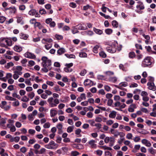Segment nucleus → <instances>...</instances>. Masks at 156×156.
Here are the masks:
<instances>
[{"mask_svg":"<svg viewBox=\"0 0 156 156\" xmlns=\"http://www.w3.org/2000/svg\"><path fill=\"white\" fill-rule=\"evenodd\" d=\"M78 27V29L80 30H85L87 29V27L85 26V27H83L82 26L81 24H80L76 26Z\"/></svg>","mask_w":156,"mask_h":156,"instance_id":"9b49d317","label":"nucleus"},{"mask_svg":"<svg viewBox=\"0 0 156 156\" xmlns=\"http://www.w3.org/2000/svg\"><path fill=\"white\" fill-rule=\"evenodd\" d=\"M94 31L97 34H102L103 31L102 30L94 28Z\"/></svg>","mask_w":156,"mask_h":156,"instance_id":"dca6fc26","label":"nucleus"},{"mask_svg":"<svg viewBox=\"0 0 156 156\" xmlns=\"http://www.w3.org/2000/svg\"><path fill=\"white\" fill-rule=\"evenodd\" d=\"M147 85L148 86V88L149 90H152L153 91H155L156 90V87L154 85V83L148 82L147 83Z\"/></svg>","mask_w":156,"mask_h":156,"instance_id":"20e7f679","label":"nucleus"},{"mask_svg":"<svg viewBox=\"0 0 156 156\" xmlns=\"http://www.w3.org/2000/svg\"><path fill=\"white\" fill-rule=\"evenodd\" d=\"M99 55L101 57L103 58H105L106 57V55L103 51L100 52L99 53Z\"/></svg>","mask_w":156,"mask_h":156,"instance_id":"c756f323","label":"nucleus"},{"mask_svg":"<svg viewBox=\"0 0 156 156\" xmlns=\"http://www.w3.org/2000/svg\"><path fill=\"white\" fill-rule=\"evenodd\" d=\"M105 4H102L101 9L103 12H106V9H107V8L105 7Z\"/></svg>","mask_w":156,"mask_h":156,"instance_id":"49530a36","label":"nucleus"},{"mask_svg":"<svg viewBox=\"0 0 156 156\" xmlns=\"http://www.w3.org/2000/svg\"><path fill=\"white\" fill-rule=\"evenodd\" d=\"M21 100L24 102H27L29 101V99L26 96H24L22 98Z\"/></svg>","mask_w":156,"mask_h":156,"instance_id":"e433bc0d","label":"nucleus"},{"mask_svg":"<svg viewBox=\"0 0 156 156\" xmlns=\"http://www.w3.org/2000/svg\"><path fill=\"white\" fill-rule=\"evenodd\" d=\"M30 15L34 16L36 13V11L34 9H32L30 11L28 12Z\"/></svg>","mask_w":156,"mask_h":156,"instance_id":"b1692460","label":"nucleus"},{"mask_svg":"<svg viewBox=\"0 0 156 156\" xmlns=\"http://www.w3.org/2000/svg\"><path fill=\"white\" fill-rule=\"evenodd\" d=\"M151 63L150 58L149 57H147L145 58L144 60L142 62V64L144 67H145L146 66H150L151 64Z\"/></svg>","mask_w":156,"mask_h":156,"instance_id":"7ed1b4c3","label":"nucleus"},{"mask_svg":"<svg viewBox=\"0 0 156 156\" xmlns=\"http://www.w3.org/2000/svg\"><path fill=\"white\" fill-rule=\"evenodd\" d=\"M95 141L94 140H91L89 142V144L92 147H96V145L94 144Z\"/></svg>","mask_w":156,"mask_h":156,"instance_id":"6ab92c4d","label":"nucleus"},{"mask_svg":"<svg viewBox=\"0 0 156 156\" xmlns=\"http://www.w3.org/2000/svg\"><path fill=\"white\" fill-rule=\"evenodd\" d=\"M45 47L46 49L48 50L51 48L52 45L51 44H47L45 45Z\"/></svg>","mask_w":156,"mask_h":156,"instance_id":"13d9d810","label":"nucleus"},{"mask_svg":"<svg viewBox=\"0 0 156 156\" xmlns=\"http://www.w3.org/2000/svg\"><path fill=\"white\" fill-rule=\"evenodd\" d=\"M115 141V139L113 137H110V139L109 140V146L111 147L112 146L114 145Z\"/></svg>","mask_w":156,"mask_h":156,"instance_id":"2eb2a0df","label":"nucleus"},{"mask_svg":"<svg viewBox=\"0 0 156 156\" xmlns=\"http://www.w3.org/2000/svg\"><path fill=\"white\" fill-rule=\"evenodd\" d=\"M6 122V119L4 118H2L0 121V125L2 126H4V124Z\"/></svg>","mask_w":156,"mask_h":156,"instance_id":"aec40b11","label":"nucleus"},{"mask_svg":"<svg viewBox=\"0 0 156 156\" xmlns=\"http://www.w3.org/2000/svg\"><path fill=\"white\" fill-rule=\"evenodd\" d=\"M108 80L109 81L115 83L117 81V79L115 77H111L109 78Z\"/></svg>","mask_w":156,"mask_h":156,"instance_id":"5701e85b","label":"nucleus"},{"mask_svg":"<svg viewBox=\"0 0 156 156\" xmlns=\"http://www.w3.org/2000/svg\"><path fill=\"white\" fill-rule=\"evenodd\" d=\"M39 12L40 13L41 15L45 14L46 13V11L44 9H40Z\"/></svg>","mask_w":156,"mask_h":156,"instance_id":"3c124183","label":"nucleus"},{"mask_svg":"<svg viewBox=\"0 0 156 156\" xmlns=\"http://www.w3.org/2000/svg\"><path fill=\"white\" fill-rule=\"evenodd\" d=\"M44 41L45 42H48L49 43L51 42L52 41V39L51 38H47V39H44L43 38L42 40V42L44 43L45 44V42H44Z\"/></svg>","mask_w":156,"mask_h":156,"instance_id":"412c9836","label":"nucleus"},{"mask_svg":"<svg viewBox=\"0 0 156 156\" xmlns=\"http://www.w3.org/2000/svg\"><path fill=\"white\" fill-rule=\"evenodd\" d=\"M57 114V112L55 110L52 109L50 110V115L51 117H53Z\"/></svg>","mask_w":156,"mask_h":156,"instance_id":"9d476101","label":"nucleus"},{"mask_svg":"<svg viewBox=\"0 0 156 156\" xmlns=\"http://www.w3.org/2000/svg\"><path fill=\"white\" fill-rule=\"evenodd\" d=\"M112 25L113 27L116 28L118 26V23L115 20H113L112 22Z\"/></svg>","mask_w":156,"mask_h":156,"instance_id":"bb28decb","label":"nucleus"},{"mask_svg":"<svg viewBox=\"0 0 156 156\" xmlns=\"http://www.w3.org/2000/svg\"><path fill=\"white\" fill-rule=\"evenodd\" d=\"M126 137L128 139H131L132 137V134L131 133H128L127 134Z\"/></svg>","mask_w":156,"mask_h":156,"instance_id":"774afa93","label":"nucleus"},{"mask_svg":"<svg viewBox=\"0 0 156 156\" xmlns=\"http://www.w3.org/2000/svg\"><path fill=\"white\" fill-rule=\"evenodd\" d=\"M28 36L25 34H24L22 33H20V37L21 39H23L24 40H27L28 38Z\"/></svg>","mask_w":156,"mask_h":156,"instance_id":"f3484780","label":"nucleus"},{"mask_svg":"<svg viewBox=\"0 0 156 156\" xmlns=\"http://www.w3.org/2000/svg\"><path fill=\"white\" fill-rule=\"evenodd\" d=\"M139 132L140 133H142L144 135L148 134L149 133L148 132L144 129H143L141 132Z\"/></svg>","mask_w":156,"mask_h":156,"instance_id":"680f3d73","label":"nucleus"},{"mask_svg":"<svg viewBox=\"0 0 156 156\" xmlns=\"http://www.w3.org/2000/svg\"><path fill=\"white\" fill-rule=\"evenodd\" d=\"M65 55L66 57L69 58H76L75 55L73 54L69 55L67 54H66Z\"/></svg>","mask_w":156,"mask_h":156,"instance_id":"cd10ccee","label":"nucleus"},{"mask_svg":"<svg viewBox=\"0 0 156 156\" xmlns=\"http://www.w3.org/2000/svg\"><path fill=\"white\" fill-rule=\"evenodd\" d=\"M73 29L72 30V31L73 34H74L76 33H79V31L77 30V28H76L75 26L73 27Z\"/></svg>","mask_w":156,"mask_h":156,"instance_id":"a878e982","label":"nucleus"},{"mask_svg":"<svg viewBox=\"0 0 156 156\" xmlns=\"http://www.w3.org/2000/svg\"><path fill=\"white\" fill-rule=\"evenodd\" d=\"M87 54L84 52L80 53L79 54V56L80 57H87Z\"/></svg>","mask_w":156,"mask_h":156,"instance_id":"72a5a7b5","label":"nucleus"},{"mask_svg":"<svg viewBox=\"0 0 156 156\" xmlns=\"http://www.w3.org/2000/svg\"><path fill=\"white\" fill-rule=\"evenodd\" d=\"M87 71L85 69L82 70L80 73V75L83 76L86 73Z\"/></svg>","mask_w":156,"mask_h":156,"instance_id":"338daca9","label":"nucleus"},{"mask_svg":"<svg viewBox=\"0 0 156 156\" xmlns=\"http://www.w3.org/2000/svg\"><path fill=\"white\" fill-rule=\"evenodd\" d=\"M23 18L22 17H19L17 18V22L21 24H23V21L22 20Z\"/></svg>","mask_w":156,"mask_h":156,"instance_id":"f704fd0d","label":"nucleus"},{"mask_svg":"<svg viewBox=\"0 0 156 156\" xmlns=\"http://www.w3.org/2000/svg\"><path fill=\"white\" fill-rule=\"evenodd\" d=\"M105 74L106 75L110 76L114 75V73L113 72L110 71H108L105 72Z\"/></svg>","mask_w":156,"mask_h":156,"instance_id":"de8ad7c7","label":"nucleus"},{"mask_svg":"<svg viewBox=\"0 0 156 156\" xmlns=\"http://www.w3.org/2000/svg\"><path fill=\"white\" fill-rule=\"evenodd\" d=\"M66 51L65 49L63 48H60L57 51V53L59 55L64 53Z\"/></svg>","mask_w":156,"mask_h":156,"instance_id":"1a4fd4ad","label":"nucleus"},{"mask_svg":"<svg viewBox=\"0 0 156 156\" xmlns=\"http://www.w3.org/2000/svg\"><path fill=\"white\" fill-rule=\"evenodd\" d=\"M81 130L80 129H78L75 131V134L78 135V137H81V135L80 134V133L81 132Z\"/></svg>","mask_w":156,"mask_h":156,"instance_id":"393cba45","label":"nucleus"},{"mask_svg":"<svg viewBox=\"0 0 156 156\" xmlns=\"http://www.w3.org/2000/svg\"><path fill=\"white\" fill-rule=\"evenodd\" d=\"M25 57L31 59H34L36 58V56L35 55L29 52H27L25 54Z\"/></svg>","mask_w":156,"mask_h":156,"instance_id":"39448f33","label":"nucleus"},{"mask_svg":"<svg viewBox=\"0 0 156 156\" xmlns=\"http://www.w3.org/2000/svg\"><path fill=\"white\" fill-rule=\"evenodd\" d=\"M43 68H42L41 70L45 73H47L48 71V69H49V67L46 66H43Z\"/></svg>","mask_w":156,"mask_h":156,"instance_id":"7c9ffc66","label":"nucleus"},{"mask_svg":"<svg viewBox=\"0 0 156 156\" xmlns=\"http://www.w3.org/2000/svg\"><path fill=\"white\" fill-rule=\"evenodd\" d=\"M73 126H69L67 129V132L68 133H71L73 131Z\"/></svg>","mask_w":156,"mask_h":156,"instance_id":"2f4dec72","label":"nucleus"},{"mask_svg":"<svg viewBox=\"0 0 156 156\" xmlns=\"http://www.w3.org/2000/svg\"><path fill=\"white\" fill-rule=\"evenodd\" d=\"M36 140L34 139H30L28 142L30 144H33L34 143L36 142Z\"/></svg>","mask_w":156,"mask_h":156,"instance_id":"69168bd1","label":"nucleus"},{"mask_svg":"<svg viewBox=\"0 0 156 156\" xmlns=\"http://www.w3.org/2000/svg\"><path fill=\"white\" fill-rule=\"evenodd\" d=\"M35 94L34 92H32L28 95V97L31 99H32L34 96Z\"/></svg>","mask_w":156,"mask_h":156,"instance_id":"a19ab883","label":"nucleus"},{"mask_svg":"<svg viewBox=\"0 0 156 156\" xmlns=\"http://www.w3.org/2000/svg\"><path fill=\"white\" fill-rule=\"evenodd\" d=\"M129 57L130 58H133L135 56V54L134 52H130L129 55Z\"/></svg>","mask_w":156,"mask_h":156,"instance_id":"4c0bfd02","label":"nucleus"},{"mask_svg":"<svg viewBox=\"0 0 156 156\" xmlns=\"http://www.w3.org/2000/svg\"><path fill=\"white\" fill-rule=\"evenodd\" d=\"M1 41L3 43H6L8 46H10L12 45V41L10 39H7L4 38L1 39Z\"/></svg>","mask_w":156,"mask_h":156,"instance_id":"423d86ee","label":"nucleus"},{"mask_svg":"<svg viewBox=\"0 0 156 156\" xmlns=\"http://www.w3.org/2000/svg\"><path fill=\"white\" fill-rule=\"evenodd\" d=\"M116 112L115 111H112L109 114V116L110 118H115L116 115Z\"/></svg>","mask_w":156,"mask_h":156,"instance_id":"4468645a","label":"nucleus"},{"mask_svg":"<svg viewBox=\"0 0 156 156\" xmlns=\"http://www.w3.org/2000/svg\"><path fill=\"white\" fill-rule=\"evenodd\" d=\"M10 130L11 132H14L16 130V128L13 125L10 128Z\"/></svg>","mask_w":156,"mask_h":156,"instance_id":"0e129e2a","label":"nucleus"},{"mask_svg":"<svg viewBox=\"0 0 156 156\" xmlns=\"http://www.w3.org/2000/svg\"><path fill=\"white\" fill-rule=\"evenodd\" d=\"M20 139V137L19 136H16L14 137H12L10 139V141L11 142H13L14 141L16 142H18Z\"/></svg>","mask_w":156,"mask_h":156,"instance_id":"6e6552de","label":"nucleus"},{"mask_svg":"<svg viewBox=\"0 0 156 156\" xmlns=\"http://www.w3.org/2000/svg\"><path fill=\"white\" fill-rule=\"evenodd\" d=\"M99 47V46L98 45L95 46L93 48V52L95 53H98V50Z\"/></svg>","mask_w":156,"mask_h":156,"instance_id":"473e14b6","label":"nucleus"},{"mask_svg":"<svg viewBox=\"0 0 156 156\" xmlns=\"http://www.w3.org/2000/svg\"><path fill=\"white\" fill-rule=\"evenodd\" d=\"M50 126V124L48 122H46L43 126V127L44 128H49Z\"/></svg>","mask_w":156,"mask_h":156,"instance_id":"864d4df0","label":"nucleus"},{"mask_svg":"<svg viewBox=\"0 0 156 156\" xmlns=\"http://www.w3.org/2000/svg\"><path fill=\"white\" fill-rule=\"evenodd\" d=\"M136 8L138 10H136V12L139 14L142 13L143 12L141 10L144 9V7L143 3L141 2H138V4L136 5Z\"/></svg>","mask_w":156,"mask_h":156,"instance_id":"f03ea898","label":"nucleus"},{"mask_svg":"<svg viewBox=\"0 0 156 156\" xmlns=\"http://www.w3.org/2000/svg\"><path fill=\"white\" fill-rule=\"evenodd\" d=\"M28 63L29 65H28V66H32L34 65L35 64L34 62L32 60H30L29 61Z\"/></svg>","mask_w":156,"mask_h":156,"instance_id":"09e8293b","label":"nucleus"},{"mask_svg":"<svg viewBox=\"0 0 156 156\" xmlns=\"http://www.w3.org/2000/svg\"><path fill=\"white\" fill-rule=\"evenodd\" d=\"M45 147L48 149H54V148L53 147H52V146H51V145L49 143L48 144L45 145Z\"/></svg>","mask_w":156,"mask_h":156,"instance_id":"79ce46f5","label":"nucleus"},{"mask_svg":"<svg viewBox=\"0 0 156 156\" xmlns=\"http://www.w3.org/2000/svg\"><path fill=\"white\" fill-rule=\"evenodd\" d=\"M113 30L111 29H107L105 30V32L107 34H110L112 32Z\"/></svg>","mask_w":156,"mask_h":156,"instance_id":"c85d7f7f","label":"nucleus"},{"mask_svg":"<svg viewBox=\"0 0 156 156\" xmlns=\"http://www.w3.org/2000/svg\"><path fill=\"white\" fill-rule=\"evenodd\" d=\"M91 82H92L91 80L88 79H86L84 81V84L86 86L90 85Z\"/></svg>","mask_w":156,"mask_h":156,"instance_id":"a211bd4d","label":"nucleus"},{"mask_svg":"<svg viewBox=\"0 0 156 156\" xmlns=\"http://www.w3.org/2000/svg\"><path fill=\"white\" fill-rule=\"evenodd\" d=\"M10 9L11 13H15L16 11V9L15 7L9 8L8 9Z\"/></svg>","mask_w":156,"mask_h":156,"instance_id":"5fc2aeb1","label":"nucleus"},{"mask_svg":"<svg viewBox=\"0 0 156 156\" xmlns=\"http://www.w3.org/2000/svg\"><path fill=\"white\" fill-rule=\"evenodd\" d=\"M106 124L108 125H111L113 123V121L112 120H109L106 122Z\"/></svg>","mask_w":156,"mask_h":156,"instance_id":"6e6d98bb","label":"nucleus"},{"mask_svg":"<svg viewBox=\"0 0 156 156\" xmlns=\"http://www.w3.org/2000/svg\"><path fill=\"white\" fill-rule=\"evenodd\" d=\"M55 37L58 40H62L63 38V37L62 36L57 34L55 35Z\"/></svg>","mask_w":156,"mask_h":156,"instance_id":"603ef678","label":"nucleus"},{"mask_svg":"<svg viewBox=\"0 0 156 156\" xmlns=\"http://www.w3.org/2000/svg\"><path fill=\"white\" fill-rule=\"evenodd\" d=\"M43 61L42 65L43 66H46L49 67L51 65V61L50 60L48 59L47 57L43 56L41 58Z\"/></svg>","mask_w":156,"mask_h":156,"instance_id":"f257e3e1","label":"nucleus"},{"mask_svg":"<svg viewBox=\"0 0 156 156\" xmlns=\"http://www.w3.org/2000/svg\"><path fill=\"white\" fill-rule=\"evenodd\" d=\"M105 89L107 91H109L111 89L110 87L108 85H105L104 86Z\"/></svg>","mask_w":156,"mask_h":156,"instance_id":"e2e57ef3","label":"nucleus"},{"mask_svg":"<svg viewBox=\"0 0 156 156\" xmlns=\"http://www.w3.org/2000/svg\"><path fill=\"white\" fill-rule=\"evenodd\" d=\"M14 50L15 51L18 52H20L22 50V48L21 47L16 45L14 47Z\"/></svg>","mask_w":156,"mask_h":156,"instance_id":"f8f14e48","label":"nucleus"},{"mask_svg":"<svg viewBox=\"0 0 156 156\" xmlns=\"http://www.w3.org/2000/svg\"><path fill=\"white\" fill-rule=\"evenodd\" d=\"M49 143L51 146L54 148V149L56 148L58 146V144L55 143V142L52 140Z\"/></svg>","mask_w":156,"mask_h":156,"instance_id":"ddd939ff","label":"nucleus"},{"mask_svg":"<svg viewBox=\"0 0 156 156\" xmlns=\"http://www.w3.org/2000/svg\"><path fill=\"white\" fill-rule=\"evenodd\" d=\"M98 93L102 95H104L105 94V92L103 89H101L99 90Z\"/></svg>","mask_w":156,"mask_h":156,"instance_id":"052dcab7","label":"nucleus"},{"mask_svg":"<svg viewBox=\"0 0 156 156\" xmlns=\"http://www.w3.org/2000/svg\"><path fill=\"white\" fill-rule=\"evenodd\" d=\"M106 50L112 53L115 52L116 50L115 48H112L110 47H107L106 48Z\"/></svg>","mask_w":156,"mask_h":156,"instance_id":"0eeeda50","label":"nucleus"},{"mask_svg":"<svg viewBox=\"0 0 156 156\" xmlns=\"http://www.w3.org/2000/svg\"><path fill=\"white\" fill-rule=\"evenodd\" d=\"M5 18L3 16H0V23H3L5 20Z\"/></svg>","mask_w":156,"mask_h":156,"instance_id":"ea45409f","label":"nucleus"},{"mask_svg":"<svg viewBox=\"0 0 156 156\" xmlns=\"http://www.w3.org/2000/svg\"><path fill=\"white\" fill-rule=\"evenodd\" d=\"M80 154L77 151H73L71 152V154L73 156H77Z\"/></svg>","mask_w":156,"mask_h":156,"instance_id":"c9c22d12","label":"nucleus"},{"mask_svg":"<svg viewBox=\"0 0 156 156\" xmlns=\"http://www.w3.org/2000/svg\"><path fill=\"white\" fill-rule=\"evenodd\" d=\"M119 85H120L121 87H125L127 86V83L124 82H122L121 83L119 84Z\"/></svg>","mask_w":156,"mask_h":156,"instance_id":"8fccbe9b","label":"nucleus"},{"mask_svg":"<svg viewBox=\"0 0 156 156\" xmlns=\"http://www.w3.org/2000/svg\"><path fill=\"white\" fill-rule=\"evenodd\" d=\"M149 151L152 154H154L155 153V150L153 149L152 147H151L148 149Z\"/></svg>","mask_w":156,"mask_h":156,"instance_id":"4d7b16f0","label":"nucleus"},{"mask_svg":"<svg viewBox=\"0 0 156 156\" xmlns=\"http://www.w3.org/2000/svg\"><path fill=\"white\" fill-rule=\"evenodd\" d=\"M113 102V100L112 99H109L108 100L107 102V105L108 106H111L112 105V103Z\"/></svg>","mask_w":156,"mask_h":156,"instance_id":"c03bdc74","label":"nucleus"},{"mask_svg":"<svg viewBox=\"0 0 156 156\" xmlns=\"http://www.w3.org/2000/svg\"><path fill=\"white\" fill-rule=\"evenodd\" d=\"M14 66V64L12 62H9L7 64V65L5 66V67L7 69H9L10 67L12 66Z\"/></svg>","mask_w":156,"mask_h":156,"instance_id":"4be33fe9","label":"nucleus"},{"mask_svg":"<svg viewBox=\"0 0 156 156\" xmlns=\"http://www.w3.org/2000/svg\"><path fill=\"white\" fill-rule=\"evenodd\" d=\"M64 70L65 72L67 73L72 72L73 70L71 69L66 67L64 68Z\"/></svg>","mask_w":156,"mask_h":156,"instance_id":"a18cd8bd","label":"nucleus"},{"mask_svg":"<svg viewBox=\"0 0 156 156\" xmlns=\"http://www.w3.org/2000/svg\"><path fill=\"white\" fill-rule=\"evenodd\" d=\"M6 99L8 100L16 101V99L9 96H7L5 97Z\"/></svg>","mask_w":156,"mask_h":156,"instance_id":"58836bf2","label":"nucleus"},{"mask_svg":"<svg viewBox=\"0 0 156 156\" xmlns=\"http://www.w3.org/2000/svg\"><path fill=\"white\" fill-rule=\"evenodd\" d=\"M20 150L21 152L24 153L27 151V149L25 147H23L20 149Z\"/></svg>","mask_w":156,"mask_h":156,"instance_id":"37998d69","label":"nucleus"},{"mask_svg":"<svg viewBox=\"0 0 156 156\" xmlns=\"http://www.w3.org/2000/svg\"><path fill=\"white\" fill-rule=\"evenodd\" d=\"M113 95L111 94L108 93L106 95V98L109 99L110 98L112 97Z\"/></svg>","mask_w":156,"mask_h":156,"instance_id":"bf43d9fd","label":"nucleus"}]
</instances>
